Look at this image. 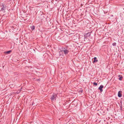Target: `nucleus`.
<instances>
[{"label": "nucleus", "mask_w": 124, "mask_h": 124, "mask_svg": "<svg viewBox=\"0 0 124 124\" xmlns=\"http://www.w3.org/2000/svg\"><path fill=\"white\" fill-rule=\"evenodd\" d=\"M56 96L55 94H54L51 96V99L52 101H53L55 100Z\"/></svg>", "instance_id": "f03ea898"}, {"label": "nucleus", "mask_w": 124, "mask_h": 124, "mask_svg": "<svg viewBox=\"0 0 124 124\" xmlns=\"http://www.w3.org/2000/svg\"><path fill=\"white\" fill-rule=\"evenodd\" d=\"M61 51L62 53L63 52V53L65 54H67L69 52V51L67 48H64L61 50Z\"/></svg>", "instance_id": "f257e3e1"}, {"label": "nucleus", "mask_w": 124, "mask_h": 124, "mask_svg": "<svg viewBox=\"0 0 124 124\" xmlns=\"http://www.w3.org/2000/svg\"><path fill=\"white\" fill-rule=\"evenodd\" d=\"M31 29L33 31L35 29V27L34 26H32L31 27Z\"/></svg>", "instance_id": "6e6552de"}, {"label": "nucleus", "mask_w": 124, "mask_h": 124, "mask_svg": "<svg viewBox=\"0 0 124 124\" xmlns=\"http://www.w3.org/2000/svg\"><path fill=\"white\" fill-rule=\"evenodd\" d=\"M122 92L121 91H119L118 93V97H121L122 96V94H121V93Z\"/></svg>", "instance_id": "20e7f679"}, {"label": "nucleus", "mask_w": 124, "mask_h": 124, "mask_svg": "<svg viewBox=\"0 0 124 124\" xmlns=\"http://www.w3.org/2000/svg\"><path fill=\"white\" fill-rule=\"evenodd\" d=\"M85 35L88 37H89L90 36V35L91 33L90 32H88Z\"/></svg>", "instance_id": "423d86ee"}, {"label": "nucleus", "mask_w": 124, "mask_h": 124, "mask_svg": "<svg viewBox=\"0 0 124 124\" xmlns=\"http://www.w3.org/2000/svg\"><path fill=\"white\" fill-rule=\"evenodd\" d=\"M2 5L3 6V7L1 8V9L2 10H4V9H5V7H4V6H3V4H2Z\"/></svg>", "instance_id": "1a4fd4ad"}, {"label": "nucleus", "mask_w": 124, "mask_h": 124, "mask_svg": "<svg viewBox=\"0 0 124 124\" xmlns=\"http://www.w3.org/2000/svg\"><path fill=\"white\" fill-rule=\"evenodd\" d=\"M93 84L94 85H95L96 86L97 85V83H96V82H94L93 83Z\"/></svg>", "instance_id": "f8f14e48"}, {"label": "nucleus", "mask_w": 124, "mask_h": 124, "mask_svg": "<svg viewBox=\"0 0 124 124\" xmlns=\"http://www.w3.org/2000/svg\"><path fill=\"white\" fill-rule=\"evenodd\" d=\"M118 77H120L119 78V79L120 80H122L123 77L122 76H121L120 75H118Z\"/></svg>", "instance_id": "0eeeda50"}, {"label": "nucleus", "mask_w": 124, "mask_h": 124, "mask_svg": "<svg viewBox=\"0 0 124 124\" xmlns=\"http://www.w3.org/2000/svg\"><path fill=\"white\" fill-rule=\"evenodd\" d=\"M83 92V91H81V92Z\"/></svg>", "instance_id": "4468645a"}, {"label": "nucleus", "mask_w": 124, "mask_h": 124, "mask_svg": "<svg viewBox=\"0 0 124 124\" xmlns=\"http://www.w3.org/2000/svg\"><path fill=\"white\" fill-rule=\"evenodd\" d=\"M33 105V103L32 104V105Z\"/></svg>", "instance_id": "2eb2a0df"}, {"label": "nucleus", "mask_w": 124, "mask_h": 124, "mask_svg": "<svg viewBox=\"0 0 124 124\" xmlns=\"http://www.w3.org/2000/svg\"><path fill=\"white\" fill-rule=\"evenodd\" d=\"M103 86L102 85H101L99 87L98 89L100 90L101 92H102L103 91L102 88H103Z\"/></svg>", "instance_id": "7ed1b4c3"}, {"label": "nucleus", "mask_w": 124, "mask_h": 124, "mask_svg": "<svg viewBox=\"0 0 124 124\" xmlns=\"http://www.w3.org/2000/svg\"><path fill=\"white\" fill-rule=\"evenodd\" d=\"M11 52V51H7V52H6V53L7 54H9Z\"/></svg>", "instance_id": "9d476101"}, {"label": "nucleus", "mask_w": 124, "mask_h": 124, "mask_svg": "<svg viewBox=\"0 0 124 124\" xmlns=\"http://www.w3.org/2000/svg\"><path fill=\"white\" fill-rule=\"evenodd\" d=\"M94 60L93 62V63H94L97 62H98V60L97 59V58L96 57H94Z\"/></svg>", "instance_id": "39448f33"}, {"label": "nucleus", "mask_w": 124, "mask_h": 124, "mask_svg": "<svg viewBox=\"0 0 124 124\" xmlns=\"http://www.w3.org/2000/svg\"><path fill=\"white\" fill-rule=\"evenodd\" d=\"M87 37H88L86 35H84V39H86Z\"/></svg>", "instance_id": "ddd939ff"}, {"label": "nucleus", "mask_w": 124, "mask_h": 124, "mask_svg": "<svg viewBox=\"0 0 124 124\" xmlns=\"http://www.w3.org/2000/svg\"><path fill=\"white\" fill-rule=\"evenodd\" d=\"M112 45L113 46H115L116 45V43L115 42L114 43L112 44Z\"/></svg>", "instance_id": "9b49d317"}]
</instances>
